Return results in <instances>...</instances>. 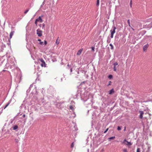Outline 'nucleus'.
Wrapping results in <instances>:
<instances>
[{
	"mask_svg": "<svg viewBox=\"0 0 152 152\" xmlns=\"http://www.w3.org/2000/svg\"><path fill=\"white\" fill-rule=\"evenodd\" d=\"M116 29V27L114 25H113L111 29L110 30V38H112L113 37V35L115 32V29Z\"/></svg>",
	"mask_w": 152,
	"mask_h": 152,
	"instance_id": "nucleus-1",
	"label": "nucleus"
},
{
	"mask_svg": "<svg viewBox=\"0 0 152 152\" xmlns=\"http://www.w3.org/2000/svg\"><path fill=\"white\" fill-rule=\"evenodd\" d=\"M15 32L14 31L12 30L11 32H10V38H8V41H9L8 43H7V44L8 45H10V39L12 38V36L13 35L14 33Z\"/></svg>",
	"mask_w": 152,
	"mask_h": 152,
	"instance_id": "nucleus-2",
	"label": "nucleus"
},
{
	"mask_svg": "<svg viewBox=\"0 0 152 152\" xmlns=\"http://www.w3.org/2000/svg\"><path fill=\"white\" fill-rule=\"evenodd\" d=\"M8 68L12 69V70H14L16 67L15 64H14L11 63L8 66Z\"/></svg>",
	"mask_w": 152,
	"mask_h": 152,
	"instance_id": "nucleus-3",
	"label": "nucleus"
},
{
	"mask_svg": "<svg viewBox=\"0 0 152 152\" xmlns=\"http://www.w3.org/2000/svg\"><path fill=\"white\" fill-rule=\"evenodd\" d=\"M122 143L128 146H131L132 145V143L130 142H129L126 139H125Z\"/></svg>",
	"mask_w": 152,
	"mask_h": 152,
	"instance_id": "nucleus-4",
	"label": "nucleus"
},
{
	"mask_svg": "<svg viewBox=\"0 0 152 152\" xmlns=\"http://www.w3.org/2000/svg\"><path fill=\"white\" fill-rule=\"evenodd\" d=\"M39 60L42 62V64H41V65L42 67H46V64L45 62L44 61V60L41 58L39 59Z\"/></svg>",
	"mask_w": 152,
	"mask_h": 152,
	"instance_id": "nucleus-5",
	"label": "nucleus"
},
{
	"mask_svg": "<svg viewBox=\"0 0 152 152\" xmlns=\"http://www.w3.org/2000/svg\"><path fill=\"white\" fill-rule=\"evenodd\" d=\"M37 34L38 35V36L40 37L42 35V31L38 29L37 30Z\"/></svg>",
	"mask_w": 152,
	"mask_h": 152,
	"instance_id": "nucleus-6",
	"label": "nucleus"
},
{
	"mask_svg": "<svg viewBox=\"0 0 152 152\" xmlns=\"http://www.w3.org/2000/svg\"><path fill=\"white\" fill-rule=\"evenodd\" d=\"M43 15H42L41 16H39L38 18L36 19V21L39 22L40 23L42 22L43 20L42 19V17H43Z\"/></svg>",
	"mask_w": 152,
	"mask_h": 152,
	"instance_id": "nucleus-7",
	"label": "nucleus"
},
{
	"mask_svg": "<svg viewBox=\"0 0 152 152\" xmlns=\"http://www.w3.org/2000/svg\"><path fill=\"white\" fill-rule=\"evenodd\" d=\"M139 113H140V115H139V118L140 119H142V118L143 117V115L144 114V112L143 111L141 110V111H139Z\"/></svg>",
	"mask_w": 152,
	"mask_h": 152,
	"instance_id": "nucleus-8",
	"label": "nucleus"
},
{
	"mask_svg": "<svg viewBox=\"0 0 152 152\" xmlns=\"http://www.w3.org/2000/svg\"><path fill=\"white\" fill-rule=\"evenodd\" d=\"M148 46L149 45L148 44H147L144 45L143 47V51H146L147 50V49L148 48Z\"/></svg>",
	"mask_w": 152,
	"mask_h": 152,
	"instance_id": "nucleus-9",
	"label": "nucleus"
},
{
	"mask_svg": "<svg viewBox=\"0 0 152 152\" xmlns=\"http://www.w3.org/2000/svg\"><path fill=\"white\" fill-rule=\"evenodd\" d=\"M11 100H10L9 101V102H8V103L4 107V109H5L10 104L11 102Z\"/></svg>",
	"mask_w": 152,
	"mask_h": 152,
	"instance_id": "nucleus-10",
	"label": "nucleus"
},
{
	"mask_svg": "<svg viewBox=\"0 0 152 152\" xmlns=\"http://www.w3.org/2000/svg\"><path fill=\"white\" fill-rule=\"evenodd\" d=\"M82 51V49H80L77 52V55H80L81 54V53Z\"/></svg>",
	"mask_w": 152,
	"mask_h": 152,
	"instance_id": "nucleus-11",
	"label": "nucleus"
},
{
	"mask_svg": "<svg viewBox=\"0 0 152 152\" xmlns=\"http://www.w3.org/2000/svg\"><path fill=\"white\" fill-rule=\"evenodd\" d=\"M114 92V91L113 89L112 88L109 91V94H112Z\"/></svg>",
	"mask_w": 152,
	"mask_h": 152,
	"instance_id": "nucleus-12",
	"label": "nucleus"
},
{
	"mask_svg": "<svg viewBox=\"0 0 152 152\" xmlns=\"http://www.w3.org/2000/svg\"><path fill=\"white\" fill-rule=\"evenodd\" d=\"M18 126L17 125H15L13 126V129L14 130H15L18 128Z\"/></svg>",
	"mask_w": 152,
	"mask_h": 152,
	"instance_id": "nucleus-13",
	"label": "nucleus"
},
{
	"mask_svg": "<svg viewBox=\"0 0 152 152\" xmlns=\"http://www.w3.org/2000/svg\"><path fill=\"white\" fill-rule=\"evenodd\" d=\"M146 31H141L140 34L142 36H143L146 33Z\"/></svg>",
	"mask_w": 152,
	"mask_h": 152,
	"instance_id": "nucleus-14",
	"label": "nucleus"
},
{
	"mask_svg": "<svg viewBox=\"0 0 152 152\" xmlns=\"http://www.w3.org/2000/svg\"><path fill=\"white\" fill-rule=\"evenodd\" d=\"M62 104H60V103H58L57 104V106H59V107H58V108H61L62 107H62L61 106Z\"/></svg>",
	"mask_w": 152,
	"mask_h": 152,
	"instance_id": "nucleus-15",
	"label": "nucleus"
},
{
	"mask_svg": "<svg viewBox=\"0 0 152 152\" xmlns=\"http://www.w3.org/2000/svg\"><path fill=\"white\" fill-rule=\"evenodd\" d=\"M15 140L16 143H18L20 140V139L19 138L17 139H15Z\"/></svg>",
	"mask_w": 152,
	"mask_h": 152,
	"instance_id": "nucleus-16",
	"label": "nucleus"
},
{
	"mask_svg": "<svg viewBox=\"0 0 152 152\" xmlns=\"http://www.w3.org/2000/svg\"><path fill=\"white\" fill-rule=\"evenodd\" d=\"M109 45L111 47L110 48L112 50H113L114 49V47L113 45L110 43L109 44Z\"/></svg>",
	"mask_w": 152,
	"mask_h": 152,
	"instance_id": "nucleus-17",
	"label": "nucleus"
},
{
	"mask_svg": "<svg viewBox=\"0 0 152 152\" xmlns=\"http://www.w3.org/2000/svg\"><path fill=\"white\" fill-rule=\"evenodd\" d=\"M129 6L131 7H132V0H130L129 3Z\"/></svg>",
	"mask_w": 152,
	"mask_h": 152,
	"instance_id": "nucleus-18",
	"label": "nucleus"
},
{
	"mask_svg": "<svg viewBox=\"0 0 152 152\" xmlns=\"http://www.w3.org/2000/svg\"><path fill=\"white\" fill-rule=\"evenodd\" d=\"M113 77V76L112 75H109L108 76V77L110 79H112Z\"/></svg>",
	"mask_w": 152,
	"mask_h": 152,
	"instance_id": "nucleus-19",
	"label": "nucleus"
},
{
	"mask_svg": "<svg viewBox=\"0 0 152 152\" xmlns=\"http://www.w3.org/2000/svg\"><path fill=\"white\" fill-rule=\"evenodd\" d=\"M99 0H97L96 1V5L97 6H98L99 5Z\"/></svg>",
	"mask_w": 152,
	"mask_h": 152,
	"instance_id": "nucleus-20",
	"label": "nucleus"
},
{
	"mask_svg": "<svg viewBox=\"0 0 152 152\" xmlns=\"http://www.w3.org/2000/svg\"><path fill=\"white\" fill-rule=\"evenodd\" d=\"M115 138V136H113L111 137H110V138H108V139L109 140H112V139H113Z\"/></svg>",
	"mask_w": 152,
	"mask_h": 152,
	"instance_id": "nucleus-21",
	"label": "nucleus"
},
{
	"mask_svg": "<svg viewBox=\"0 0 152 152\" xmlns=\"http://www.w3.org/2000/svg\"><path fill=\"white\" fill-rule=\"evenodd\" d=\"M80 72H82V73H84L85 74H86V71H85V70H81L80 71Z\"/></svg>",
	"mask_w": 152,
	"mask_h": 152,
	"instance_id": "nucleus-22",
	"label": "nucleus"
},
{
	"mask_svg": "<svg viewBox=\"0 0 152 152\" xmlns=\"http://www.w3.org/2000/svg\"><path fill=\"white\" fill-rule=\"evenodd\" d=\"M29 9H27L24 12V13L26 14L27 12L29 11Z\"/></svg>",
	"mask_w": 152,
	"mask_h": 152,
	"instance_id": "nucleus-23",
	"label": "nucleus"
},
{
	"mask_svg": "<svg viewBox=\"0 0 152 152\" xmlns=\"http://www.w3.org/2000/svg\"><path fill=\"white\" fill-rule=\"evenodd\" d=\"M56 43L57 44H58L59 43V40H58L57 39L56 41Z\"/></svg>",
	"mask_w": 152,
	"mask_h": 152,
	"instance_id": "nucleus-24",
	"label": "nucleus"
},
{
	"mask_svg": "<svg viewBox=\"0 0 152 152\" xmlns=\"http://www.w3.org/2000/svg\"><path fill=\"white\" fill-rule=\"evenodd\" d=\"M74 146V142H73L72 143L71 145V148H73Z\"/></svg>",
	"mask_w": 152,
	"mask_h": 152,
	"instance_id": "nucleus-25",
	"label": "nucleus"
},
{
	"mask_svg": "<svg viewBox=\"0 0 152 152\" xmlns=\"http://www.w3.org/2000/svg\"><path fill=\"white\" fill-rule=\"evenodd\" d=\"M121 127L120 126H118L117 127V130L119 131L121 130Z\"/></svg>",
	"mask_w": 152,
	"mask_h": 152,
	"instance_id": "nucleus-26",
	"label": "nucleus"
},
{
	"mask_svg": "<svg viewBox=\"0 0 152 152\" xmlns=\"http://www.w3.org/2000/svg\"><path fill=\"white\" fill-rule=\"evenodd\" d=\"M118 64L117 62H115L114 63L113 65L114 66H116L118 65Z\"/></svg>",
	"mask_w": 152,
	"mask_h": 152,
	"instance_id": "nucleus-27",
	"label": "nucleus"
},
{
	"mask_svg": "<svg viewBox=\"0 0 152 152\" xmlns=\"http://www.w3.org/2000/svg\"><path fill=\"white\" fill-rule=\"evenodd\" d=\"M113 68V70L114 71H116L117 69H116V66H114Z\"/></svg>",
	"mask_w": 152,
	"mask_h": 152,
	"instance_id": "nucleus-28",
	"label": "nucleus"
},
{
	"mask_svg": "<svg viewBox=\"0 0 152 152\" xmlns=\"http://www.w3.org/2000/svg\"><path fill=\"white\" fill-rule=\"evenodd\" d=\"M92 51L93 52L94 51L95 47H91Z\"/></svg>",
	"mask_w": 152,
	"mask_h": 152,
	"instance_id": "nucleus-29",
	"label": "nucleus"
},
{
	"mask_svg": "<svg viewBox=\"0 0 152 152\" xmlns=\"http://www.w3.org/2000/svg\"><path fill=\"white\" fill-rule=\"evenodd\" d=\"M140 149L139 148H137V152H140Z\"/></svg>",
	"mask_w": 152,
	"mask_h": 152,
	"instance_id": "nucleus-30",
	"label": "nucleus"
},
{
	"mask_svg": "<svg viewBox=\"0 0 152 152\" xmlns=\"http://www.w3.org/2000/svg\"><path fill=\"white\" fill-rule=\"evenodd\" d=\"M45 0H44V1H43V3H42V4L40 6V7L41 8L42 7V6H43V5L44 4H45Z\"/></svg>",
	"mask_w": 152,
	"mask_h": 152,
	"instance_id": "nucleus-31",
	"label": "nucleus"
},
{
	"mask_svg": "<svg viewBox=\"0 0 152 152\" xmlns=\"http://www.w3.org/2000/svg\"><path fill=\"white\" fill-rule=\"evenodd\" d=\"M112 82L111 81H110L109 82V84L107 85V86H109L111 85Z\"/></svg>",
	"mask_w": 152,
	"mask_h": 152,
	"instance_id": "nucleus-32",
	"label": "nucleus"
},
{
	"mask_svg": "<svg viewBox=\"0 0 152 152\" xmlns=\"http://www.w3.org/2000/svg\"><path fill=\"white\" fill-rule=\"evenodd\" d=\"M108 129H109L108 128H107V129H106L105 130V131L104 132V133H106V132L108 131Z\"/></svg>",
	"mask_w": 152,
	"mask_h": 152,
	"instance_id": "nucleus-33",
	"label": "nucleus"
},
{
	"mask_svg": "<svg viewBox=\"0 0 152 152\" xmlns=\"http://www.w3.org/2000/svg\"><path fill=\"white\" fill-rule=\"evenodd\" d=\"M43 42H40L39 43V44L41 45H43Z\"/></svg>",
	"mask_w": 152,
	"mask_h": 152,
	"instance_id": "nucleus-34",
	"label": "nucleus"
},
{
	"mask_svg": "<svg viewBox=\"0 0 152 152\" xmlns=\"http://www.w3.org/2000/svg\"><path fill=\"white\" fill-rule=\"evenodd\" d=\"M127 23H128V24L129 26H130V22L129 20V19L128 20H127Z\"/></svg>",
	"mask_w": 152,
	"mask_h": 152,
	"instance_id": "nucleus-35",
	"label": "nucleus"
},
{
	"mask_svg": "<svg viewBox=\"0 0 152 152\" xmlns=\"http://www.w3.org/2000/svg\"><path fill=\"white\" fill-rule=\"evenodd\" d=\"M30 88H28V89L27 90V93H28L30 92Z\"/></svg>",
	"mask_w": 152,
	"mask_h": 152,
	"instance_id": "nucleus-36",
	"label": "nucleus"
},
{
	"mask_svg": "<svg viewBox=\"0 0 152 152\" xmlns=\"http://www.w3.org/2000/svg\"><path fill=\"white\" fill-rule=\"evenodd\" d=\"M123 152H127V150L126 149H124L123 150Z\"/></svg>",
	"mask_w": 152,
	"mask_h": 152,
	"instance_id": "nucleus-37",
	"label": "nucleus"
},
{
	"mask_svg": "<svg viewBox=\"0 0 152 152\" xmlns=\"http://www.w3.org/2000/svg\"><path fill=\"white\" fill-rule=\"evenodd\" d=\"M47 43V41L46 40H45L44 41V44L45 45H46Z\"/></svg>",
	"mask_w": 152,
	"mask_h": 152,
	"instance_id": "nucleus-38",
	"label": "nucleus"
},
{
	"mask_svg": "<svg viewBox=\"0 0 152 152\" xmlns=\"http://www.w3.org/2000/svg\"><path fill=\"white\" fill-rule=\"evenodd\" d=\"M69 107L70 109H72V110L73 109V106L71 105Z\"/></svg>",
	"mask_w": 152,
	"mask_h": 152,
	"instance_id": "nucleus-39",
	"label": "nucleus"
},
{
	"mask_svg": "<svg viewBox=\"0 0 152 152\" xmlns=\"http://www.w3.org/2000/svg\"><path fill=\"white\" fill-rule=\"evenodd\" d=\"M150 36H148L147 35H146L144 36V38L145 39L147 37H149Z\"/></svg>",
	"mask_w": 152,
	"mask_h": 152,
	"instance_id": "nucleus-40",
	"label": "nucleus"
},
{
	"mask_svg": "<svg viewBox=\"0 0 152 152\" xmlns=\"http://www.w3.org/2000/svg\"><path fill=\"white\" fill-rule=\"evenodd\" d=\"M42 28H44L45 26V24L44 23H43L42 24Z\"/></svg>",
	"mask_w": 152,
	"mask_h": 152,
	"instance_id": "nucleus-41",
	"label": "nucleus"
},
{
	"mask_svg": "<svg viewBox=\"0 0 152 152\" xmlns=\"http://www.w3.org/2000/svg\"><path fill=\"white\" fill-rule=\"evenodd\" d=\"M37 21H36V20L35 23L36 24V26H37Z\"/></svg>",
	"mask_w": 152,
	"mask_h": 152,
	"instance_id": "nucleus-42",
	"label": "nucleus"
},
{
	"mask_svg": "<svg viewBox=\"0 0 152 152\" xmlns=\"http://www.w3.org/2000/svg\"><path fill=\"white\" fill-rule=\"evenodd\" d=\"M70 72H72V68H70Z\"/></svg>",
	"mask_w": 152,
	"mask_h": 152,
	"instance_id": "nucleus-43",
	"label": "nucleus"
},
{
	"mask_svg": "<svg viewBox=\"0 0 152 152\" xmlns=\"http://www.w3.org/2000/svg\"><path fill=\"white\" fill-rule=\"evenodd\" d=\"M110 42V39H109H109H107V42Z\"/></svg>",
	"mask_w": 152,
	"mask_h": 152,
	"instance_id": "nucleus-44",
	"label": "nucleus"
},
{
	"mask_svg": "<svg viewBox=\"0 0 152 152\" xmlns=\"http://www.w3.org/2000/svg\"><path fill=\"white\" fill-rule=\"evenodd\" d=\"M26 116V115H25V114H24V115H23V117H24V118Z\"/></svg>",
	"mask_w": 152,
	"mask_h": 152,
	"instance_id": "nucleus-45",
	"label": "nucleus"
},
{
	"mask_svg": "<svg viewBox=\"0 0 152 152\" xmlns=\"http://www.w3.org/2000/svg\"><path fill=\"white\" fill-rule=\"evenodd\" d=\"M67 66L69 67L71 66V65H69V64H68Z\"/></svg>",
	"mask_w": 152,
	"mask_h": 152,
	"instance_id": "nucleus-46",
	"label": "nucleus"
},
{
	"mask_svg": "<svg viewBox=\"0 0 152 152\" xmlns=\"http://www.w3.org/2000/svg\"><path fill=\"white\" fill-rule=\"evenodd\" d=\"M32 86H33V85L32 84H31V85H30L29 88H30L31 87H32Z\"/></svg>",
	"mask_w": 152,
	"mask_h": 152,
	"instance_id": "nucleus-47",
	"label": "nucleus"
},
{
	"mask_svg": "<svg viewBox=\"0 0 152 152\" xmlns=\"http://www.w3.org/2000/svg\"><path fill=\"white\" fill-rule=\"evenodd\" d=\"M85 83V81H83L81 83V84H82V83Z\"/></svg>",
	"mask_w": 152,
	"mask_h": 152,
	"instance_id": "nucleus-48",
	"label": "nucleus"
},
{
	"mask_svg": "<svg viewBox=\"0 0 152 152\" xmlns=\"http://www.w3.org/2000/svg\"><path fill=\"white\" fill-rule=\"evenodd\" d=\"M38 41H40V42H41V40L40 39H38Z\"/></svg>",
	"mask_w": 152,
	"mask_h": 152,
	"instance_id": "nucleus-49",
	"label": "nucleus"
},
{
	"mask_svg": "<svg viewBox=\"0 0 152 152\" xmlns=\"http://www.w3.org/2000/svg\"><path fill=\"white\" fill-rule=\"evenodd\" d=\"M77 74H79V71L78 70L77 71Z\"/></svg>",
	"mask_w": 152,
	"mask_h": 152,
	"instance_id": "nucleus-50",
	"label": "nucleus"
},
{
	"mask_svg": "<svg viewBox=\"0 0 152 152\" xmlns=\"http://www.w3.org/2000/svg\"><path fill=\"white\" fill-rule=\"evenodd\" d=\"M5 71H6V70H3L2 71V72H5Z\"/></svg>",
	"mask_w": 152,
	"mask_h": 152,
	"instance_id": "nucleus-51",
	"label": "nucleus"
},
{
	"mask_svg": "<svg viewBox=\"0 0 152 152\" xmlns=\"http://www.w3.org/2000/svg\"><path fill=\"white\" fill-rule=\"evenodd\" d=\"M125 130H126V127H125L124 131H125Z\"/></svg>",
	"mask_w": 152,
	"mask_h": 152,
	"instance_id": "nucleus-52",
	"label": "nucleus"
},
{
	"mask_svg": "<svg viewBox=\"0 0 152 152\" xmlns=\"http://www.w3.org/2000/svg\"><path fill=\"white\" fill-rule=\"evenodd\" d=\"M61 81H62V78H61Z\"/></svg>",
	"mask_w": 152,
	"mask_h": 152,
	"instance_id": "nucleus-53",
	"label": "nucleus"
},
{
	"mask_svg": "<svg viewBox=\"0 0 152 152\" xmlns=\"http://www.w3.org/2000/svg\"><path fill=\"white\" fill-rule=\"evenodd\" d=\"M41 24H40V25H39V26H40V27H41Z\"/></svg>",
	"mask_w": 152,
	"mask_h": 152,
	"instance_id": "nucleus-54",
	"label": "nucleus"
},
{
	"mask_svg": "<svg viewBox=\"0 0 152 152\" xmlns=\"http://www.w3.org/2000/svg\"><path fill=\"white\" fill-rule=\"evenodd\" d=\"M92 100H93V99H92V100H91V101L92 102Z\"/></svg>",
	"mask_w": 152,
	"mask_h": 152,
	"instance_id": "nucleus-55",
	"label": "nucleus"
},
{
	"mask_svg": "<svg viewBox=\"0 0 152 152\" xmlns=\"http://www.w3.org/2000/svg\"><path fill=\"white\" fill-rule=\"evenodd\" d=\"M109 37H108L107 38L108 39Z\"/></svg>",
	"mask_w": 152,
	"mask_h": 152,
	"instance_id": "nucleus-56",
	"label": "nucleus"
}]
</instances>
